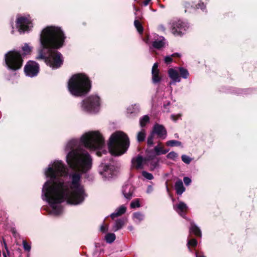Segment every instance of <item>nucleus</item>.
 Masks as SVG:
<instances>
[{
    "label": "nucleus",
    "mask_w": 257,
    "mask_h": 257,
    "mask_svg": "<svg viewBox=\"0 0 257 257\" xmlns=\"http://www.w3.org/2000/svg\"><path fill=\"white\" fill-rule=\"evenodd\" d=\"M125 222L124 219L121 218L116 220L113 226V230L116 231L120 229L123 226Z\"/></svg>",
    "instance_id": "4be33fe9"
},
{
    "label": "nucleus",
    "mask_w": 257,
    "mask_h": 257,
    "mask_svg": "<svg viewBox=\"0 0 257 257\" xmlns=\"http://www.w3.org/2000/svg\"><path fill=\"white\" fill-rule=\"evenodd\" d=\"M2 243L4 244V247L5 248V249L7 251V253L9 254V251L8 248V246H7V244L6 242V241H5L4 238H3V242Z\"/></svg>",
    "instance_id": "49530a36"
},
{
    "label": "nucleus",
    "mask_w": 257,
    "mask_h": 257,
    "mask_svg": "<svg viewBox=\"0 0 257 257\" xmlns=\"http://www.w3.org/2000/svg\"><path fill=\"white\" fill-rule=\"evenodd\" d=\"M134 25L139 33H142L143 32V28L140 22L138 20H135L134 21Z\"/></svg>",
    "instance_id": "c756f323"
},
{
    "label": "nucleus",
    "mask_w": 257,
    "mask_h": 257,
    "mask_svg": "<svg viewBox=\"0 0 257 257\" xmlns=\"http://www.w3.org/2000/svg\"><path fill=\"white\" fill-rule=\"evenodd\" d=\"M96 154H97V156H100V152L98 151Z\"/></svg>",
    "instance_id": "4d7b16f0"
},
{
    "label": "nucleus",
    "mask_w": 257,
    "mask_h": 257,
    "mask_svg": "<svg viewBox=\"0 0 257 257\" xmlns=\"http://www.w3.org/2000/svg\"><path fill=\"white\" fill-rule=\"evenodd\" d=\"M24 70L27 76L34 77L39 73V64L35 61H30L25 66Z\"/></svg>",
    "instance_id": "9d476101"
},
{
    "label": "nucleus",
    "mask_w": 257,
    "mask_h": 257,
    "mask_svg": "<svg viewBox=\"0 0 257 257\" xmlns=\"http://www.w3.org/2000/svg\"><path fill=\"white\" fill-rule=\"evenodd\" d=\"M45 175L49 178L44 184L42 198L52 208L51 213L58 215L62 212L61 203L66 201L68 204L78 205L81 203L86 195L83 187L80 184L81 174L73 172L68 177L66 165L60 160L51 162L45 169Z\"/></svg>",
    "instance_id": "f257e3e1"
},
{
    "label": "nucleus",
    "mask_w": 257,
    "mask_h": 257,
    "mask_svg": "<svg viewBox=\"0 0 257 257\" xmlns=\"http://www.w3.org/2000/svg\"><path fill=\"white\" fill-rule=\"evenodd\" d=\"M197 244V240L194 238L189 240L187 242V245L189 248L190 246H196Z\"/></svg>",
    "instance_id": "4c0bfd02"
},
{
    "label": "nucleus",
    "mask_w": 257,
    "mask_h": 257,
    "mask_svg": "<svg viewBox=\"0 0 257 257\" xmlns=\"http://www.w3.org/2000/svg\"><path fill=\"white\" fill-rule=\"evenodd\" d=\"M146 137L145 130H142L141 132H139L137 135V140L138 142H141L144 141Z\"/></svg>",
    "instance_id": "7c9ffc66"
},
{
    "label": "nucleus",
    "mask_w": 257,
    "mask_h": 257,
    "mask_svg": "<svg viewBox=\"0 0 257 257\" xmlns=\"http://www.w3.org/2000/svg\"><path fill=\"white\" fill-rule=\"evenodd\" d=\"M65 37L60 28L48 26L44 29L40 35L41 46L37 60H43L50 67L57 69L63 62L61 54L57 49L63 45Z\"/></svg>",
    "instance_id": "7ed1b4c3"
},
{
    "label": "nucleus",
    "mask_w": 257,
    "mask_h": 257,
    "mask_svg": "<svg viewBox=\"0 0 257 257\" xmlns=\"http://www.w3.org/2000/svg\"><path fill=\"white\" fill-rule=\"evenodd\" d=\"M179 71L181 77H182L184 78H187L189 75V73L186 69L181 67L179 68Z\"/></svg>",
    "instance_id": "f704fd0d"
},
{
    "label": "nucleus",
    "mask_w": 257,
    "mask_h": 257,
    "mask_svg": "<svg viewBox=\"0 0 257 257\" xmlns=\"http://www.w3.org/2000/svg\"><path fill=\"white\" fill-rule=\"evenodd\" d=\"M23 245L24 248L25 250H27L28 251H29L31 250V246L30 244L27 243V242L26 240L23 241Z\"/></svg>",
    "instance_id": "58836bf2"
},
{
    "label": "nucleus",
    "mask_w": 257,
    "mask_h": 257,
    "mask_svg": "<svg viewBox=\"0 0 257 257\" xmlns=\"http://www.w3.org/2000/svg\"><path fill=\"white\" fill-rule=\"evenodd\" d=\"M150 117L148 115H145L140 119V124L141 127L145 126L149 122Z\"/></svg>",
    "instance_id": "a878e982"
},
{
    "label": "nucleus",
    "mask_w": 257,
    "mask_h": 257,
    "mask_svg": "<svg viewBox=\"0 0 257 257\" xmlns=\"http://www.w3.org/2000/svg\"><path fill=\"white\" fill-rule=\"evenodd\" d=\"M6 64L8 68L16 70L22 65L23 60L20 53L16 51H12L5 55Z\"/></svg>",
    "instance_id": "423d86ee"
},
{
    "label": "nucleus",
    "mask_w": 257,
    "mask_h": 257,
    "mask_svg": "<svg viewBox=\"0 0 257 257\" xmlns=\"http://www.w3.org/2000/svg\"><path fill=\"white\" fill-rule=\"evenodd\" d=\"M175 189L178 195H181L185 191V188L181 180H177L175 184Z\"/></svg>",
    "instance_id": "aec40b11"
},
{
    "label": "nucleus",
    "mask_w": 257,
    "mask_h": 257,
    "mask_svg": "<svg viewBox=\"0 0 257 257\" xmlns=\"http://www.w3.org/2000/svg\"><path fill=\"white\" fill-rule=\"evenodd\" d=\"M180 54L178 53L173 54L171 56H167L164 58V61L166 63L169 64L172 62V57H180Z\"/></svg>",
    "instance_id": "cd10ccee"
},
{
    "label": "nucleus",
    "mask_w": 257,
    "mask_h": 257,
    "mask_svg": "<svg viewBox=\"0 0 257 257\" xmlns=\"http://www.w3.org/2000/svg\"><path fill=\"white\" fill-rule=\"evenodd\" d=\"M153 36V41L152 42L153 47L157 49H161L165 47L166 43V40L163 36H160L154 34Z\"/></svg>",
    "instance_id": "ddd939ff"
},
{
    "label": "nucleus",
    "mask_w": 257,
    "mask_h": 257,
    "mask_svg": "<svg viewBox=\"0 0 257 257\" xmlns=\"http://www.w3.org/2000/svg\"><path fill=\"white\" fill-rule=\"evenodd\" d=\"M127 111L128 113L131 114L136 115L140 111V106L139 104H135L130 106L127 109Z\"/></svg>",
    "instance_id": "412c9836"
},
{
    "label": "nucleus",
    "mask_w": 257,
    "mask_h": 257,
    "mask_svg": "<svg viewBox=\"0 0 257 257\" xmlns=\"http://www.w3.org/2000/svg\"><path fill=\"white\" fill-rule=\"evenodd\" d=\"M23 51L25 54H28L30 53L32 50V48L30 47L27 44H25L22 48Z\"/></svg>",
    "instance_id": "c9c22d12"
},
{
    "label": "nucleus",
    "mask_w": 257,
    "mask_h": 257,
    "mask_svg": "<svg viewBox=\"0 0 257 257\" xmlns=\"http://www.w3.org/2000/svg\"><path fill=\"white\" fill-rule=\"evenodd\" d=\"M154 134L151 133L148 137L147 139V144L148 145L151 146L153 144Z\"/></svg>",
    "instance_id": "a19ab883"
},
{
    "label": "nucleus",
    "mask_w": 257,
    "mask_h": 257,
    "mask_svg": "<svg viewBox=\"0 0 257 257\" xmlns=\"http://www.w3.org/2000/svg\"><path fill=\"white\" fill-rule=\"evenodd\" d=\"M131 207L132 208H135L136 207H139L140 206V204L138 200H136L135 201H133L131 203Z\"/></svg>",
    "instance_id": "ea45409f"
},
{
    "label": "nucleus",
    "mask_w": 257,
    "mask_h": 257,
    "mask_svg": "<svg viewBox=\"0 0 257 257\" xmlns=\"http://www.w3.org/2000/svg\"><path fill=\"white\" fill-rule=\"evenodd\" d=\"M149 159L146 158H143L140 155H138L132 160V164L133 168L141 170L144 168V166L148 164Z\"/></svg>",
    "instance_id": "f8f14e48"
},
{
    "label": "nucleus",
    "mask_w": 257,
    "mask_h": 257,
    "mask_svg": "<svg viewBox=\"0 0 257 257\" xmlns=\"http://www.w3.org/2000/svg\"><path fill=\"white\" fill-rule=\"evenodd\" d=\"M3 256L4 257H7L6 252H3Z\"/></svg>",
    "instance_id": "6e6d98bb"
},
{
    "label": "nucleus",
    "mask_w": 257,
    "mask_h": 257,
    "mask_svg": "<svg viewBox=\"0 0 257 257\" xmlns=\"http://www.w3.org/2000/svg\"><path fill=\"white\" fill-rule=\"evenodd\" d=\"M148 159H149V161H148V162L149 161H150V170L151 171H153L155 169H156L158 167L159 159L158 158L152 159L151 160L149 158H148Z\"/></svg>",
    "instance_id": "393cba45"
},
{
    "label": "nucleus",
    "mask_w": 257,
    "mask_h": 257,
    "mask_svg": "<svg viewBox=\"0 0 257 257\" xmlns=\"http://www.w3.org/2000/svg\"><path fill=\"white\" fill-rule=\"evenodd\" d=\"M159 72H152V81L154 83H157L161 81V77L159 75Z\"/></svg>",
    "instance_id": "c85d7f7f"
},
{
    "label": "nucleus",
    "mask_w": 257,
    "mask_h": 257,
    "mask_svg": "<svg viewBox=\"0 0 257 257\" xmlns=\"http://www.w3.org/2000/svg\"><path fill=\"white\" fill-rule=\"evenodd\" d=\"M166 145L168 146H180L181 145V143L176 140H170L166 142Z\"/></svg>",
    "instance_id": "2f4dec72"
},
{
    "label": "nucleus",
    "mask_w": 257,
    "mask_h": 257,
    "mask_svg": "<svg viewBox=\"0 0 257 257\" xmlns=\"http://www.w3.org/2000/svg\"><path fill=\"white\" fill-rule=\"evenodd\" d=\"M158 64L157 63H155L153 66L152 69V72H159V70L158 69Z\"/></svg>",
    "instance_id": "37998d69"
},
{
    "label": "nucleus",
    "mask_w": 257,
    "mask_h": 257,
    "mask_svg": "<svg viewBox=\"0 0 257 257\" xmlns=\"http://www.w3.org/2000/svg\"><path fill=\"white\" fill-rule=\"evenodd\" d=\"M168 74L169 77L172 80V81L170 83V85L173 84L175 82H179L180 81V79L179 78V75L177 71L173 69H170L168 70Z\"/></svg>",
    "instance_id": "f3484780"
},
{
    "label": "nucleus",
    "mask_w": 257,
    "mask_h": 257,
    "mask_svg": "<svg viewBox=\"0 0 257 257\" xmlns=\"http://www.w3.org/2000/svg\"><path fill=\"white\" fill-rule=\"evenodd\" d=\"M135 190V188L131 184H126L122 187V192L124 197L127 200H130Z\"/></svg>",
    "instance_id": "dca6fc26"
},
{
    "label": "nucleus",
    "mask_w": 257,
    "mask_h": 257,
    "mask_svg": "<svg viewBox=\"0 0 257 257\" xmlns=\"http://www.w3.org/2000/svg\"><path fill=\"white\" fill-rule=\"evenodd\" d=\"M181 159L182 161L187 164H189L191 161V158L185 155H183L181 156Z\"/></svg>",
    "instance_id": "e433bc0d"
},
{
    "label": "nucleus",
    "mask_w": 257,
    "mask_h": 257,
    "mask_svg": "<svg viewBox=\"0 0 257 257\" xmlns=\"http://www.w3.org/2000/svg\"><path fill=\"white\" fill-rule=\"evenodd\" d=\"M178 156V154L172 151L168 153L166 157L169 159L175 161L176 159L177 158Z\"/></svg>",
    "instance_id": "72a5a7b5"
},
{
    "label": "nucleus",
    "mask_w": 257,
    "mask_h": 257,
    "mask_svg": "<svg viewBox=\"0 0 257 257\" xmlns=\"http://www.w3.org/2000/svg\"><path fill=\"white\" fill-rule=\"evenodd\" d=\"M152 133L157 135L159 138L162 139H165L167 135L165 127L162 125L157 123L154 125Z\"/></svg>",
    "instance_id": "2eb2a0df"
},
{
    "label": "nucleus",
    "mask_w": 257,
    "mask_h": 257,
    "mask_svg": "<svg viewBox=\"0 0 257 257\" xmlns=\"http://www.w3.org/2000/svg\"><path fill=\"white\" fill-rule=\"evenodd\" d=\"M183 181H184L185 184L187 186L189 185L191 182V179L189 177H184Z\"/></svg>",
    "instance_id": "79ce46f5"
},
{
    "label": "nucleus",
    "mask_w": 257,
    "mask_h": 257,
    "mask_svg": "<svg viewBox=\"0 0 257 257\" xmlns=\"http://www.w3.org/2000/svg\"><path fill=\"white\" fill-rule=\"evenodd\" d=\"M142 176L147 180H151L154 179L153 175L147 171H143L142 172Z\"/></svg>",
    "instance_id": "473e14b6"
},
{
    "label": "nucleus",
    "mask_w": 257,
    "mask_h": 257,
    "mask_svg": "<svg viewBox=\"0 0 257 257\" xmlns=\"http://www.w3.org/2000/svg\"><path fill=\"white\" fill-rule=\"evenodd\" d=\"M180 116L181 115L180 114H178L177 115H172L171 118L173 120L176 121L179 117H180Z\"/></svg>",
    "instance_id": "09e8293b"
},
{
    "label": "nucleus",
    "mask_w": 257,
    "mask_h": 257,
    "mask_svg": "<svg viewBox=\"0 0 257 257\" xmlns=\"http://www.w3.org/2000/svg\"><path fill=\"white\" fill-rule=\"evenodd\" d=\"M174 209L182 217L186 218V212L188 209L187 205L183 202L180 201L173 206Z\"/></svg>",
    "instance_id": "4468645a"
},
{
    "label": "nucleus",
    "mask_w": 257,
    "mask_h": 257,
    "mask_svg": "<svg viewBox=\"0 0 257 257\" xmlns=\"http://www.w3.org/2000/svg\"><path fill=\"white\" fill-rule=\"evenodd\" d=\"M129 146L128 138L125 134L120 131L112 134L108 143L109 153L114 156H120L123 154Z\"/></svg>",
    "instance_id": "39448f33"
},
{
    "label": "nucleus",
    "mask_w": 257,
    "mask_h": 257,
    "mask_svg": "<svg viewBox=\"0 0 257 257\" xmlns=\"http://www.w3.org/2000/svg\"><path fill=\"white\" fill-rule=\"evenodd\" d=\"M133 220L136 223H140L144 218V215L141 212H137L133 214Z\"/></svg>",
    "instance_id": "b1692460"
},
{
    "label": "nucleus",
    "mask_w": 257,
    "mask_h": 257,
    "mask_svg": "<svg viewBox=\"0 0 257 257\" xmlns=\"http://www.w3.org/2000/svg\"><path fill=\"white\" fill-rule=\"evenodd\" d=\"M100 106V98L98 96L92 95L82 102V109L87 112L94 113L98 111Z\"/></svg>",
    "instance_id": "0eeeda50"
},
{
    "label": "nucleus",
    "mask_w": 257,
    "mask_h": 257,
    "mask_svg": "<svg viewBox=\"0 0 257 257\" xmlns=\"http://www.w3.org/2000/svg\"><path fill=\"white\" fill-rule=\"evenodd\" d=\"M159 29L162 31H164L165 30L164 26L162 25L159 26Z\"/></svg>",
    "instance_id": "3c124183"
},
{
    "label": "nucleus",
    "mask_w": 257,
    "mask_h": 257,
    "mask_svg": "<svg viewBox=\"0 0 257 257\" xmlns=\"http://www.w3.org/2000/svg\"><path fill=\"white\" fill-rule=\"evenodd\" d=\"M196 257H205V256L204 255H201V256H199L196 253Z\"/></svg>",
    "instance_id": "5fc2aeb1"
},
{
    "label": "nucleus",
    "mask_w": 257,
    "mask_h": 257,
    "mask_svg": "<svg viewBox=\"0 0 257 257\" xmlns=\"http://www.w3.org/2000/svg\"><path fill=\"white\" fill-rule=\"evenodd\" d=\"M145 42L147 44H149V38L148 37L147 39L145 40Z\"/></svg>",
    "instance_id": "603ef678"
},
{
    "label": "nucleus",
    "mask_w": 257,
    "mask_h": 257,
    "mask_svg": "<svg viewBox=\"0 0 257 257\" xmlns=\"http://www.w3.org/2000/svg\"><path fill=\"white\" fill-rule=\"evenodd\" d=\"M68 87L71 94L81 96L86 94L90 90V81L85 74H76L73 75L69 79Z\"/></svg>",
    "instance_id": "20e7f679"
},
{
    "label": "nucleus",
    "mask_w": 257,
    "mask_h": 257,
    "mask_svg": "<svg viewBox=\"0 0 257 257\" xmlns=\"http://www.w3.org/2000/svg\"><path fill=\"white\" fill-rule=\"evenodd\" d=\"M153 187L152 185H149L147 187L146 192L148 194H150L153 192Z\"/></svg>",
    "instance_id": "c03bdc74"
},
{
    "label": "nucleus",
    "mask_w": 257,
    "mask_h": 257,
    "mask_svg": "<svg viewBox=\"0 0 257 257\" xmlns=\"http://www.w3.org/2000/svg\"><path fill=\"white\" fill-rule=\"evenodd\" d=\"M100 230L101 231L103 232H105L108 230V227L107 226H105L104 225H101L100 227Z\"/></svg>",
    "instance_id": "a18cd8bd"
},
{
    "label": "nucleus",
    "mask_w": 257,
    "mask_h": 257,
    "mask_svg": "<svg viewBox=\"0 0 257 257\" xmlns=\"http://www.w3.org/2000/svg\"><path fill=\"white\" fill-rule=\"evenodd\" d=\"M98 171L104 179L112 178L115 175V168L111 164L101 163L99 166Z\"/></svg>",
    "instance_id": "1a4fd4ad"
},
{
    "label": "nucleus",
    "mask_w": 257,
    "mask_h": 257,
    "mask_svg": "<svg viewBox=\"0 0 257 257\" xmlns=\"http://www.w3.org/2000/svg\"><path fill=\"white\" fill-rule=\"evenodd\" d=\"M126 210V207L124 205H121L118 208H117L114 212L112 213L110 216L112 219H114V218L118 217L119 216L121 215L124 214Z\"/></svg>",
    "instance_id": "6ab92c4d"
},
{
    "label": "nucleus",
    "mask_w": 257,
    "mask_h": 257,
    "mask_svg": "<svg viewBox=\"0 0 257 257\" xmlns=\"http://www.w3.org/2000/svg\"><path fill=\"white\" fill-rule=\"evenodd\" d=\"M188 27L187 23L178 20L173 24L172 33L174 35H181L184 33Z\"/></svg>",
    "instance_id": "9b49d317"
},
{
    "label": "nucleus",
    "mask_w": 257,
    "mask_h": 257,
    "mask_svg": "<svg viewBox=\"0 0 257 257\" xmlns=\"http://www.w3.org/2000/svg\"><path fill=\"white\" fill-rule=\"evenodd\" d=\"M154 151L156 155H160L161 154H166L168 152V150H164V148L161 146V143H160L158 145L155 147Z\"/></svg>",
    "instance_id": "5701e85b"
},
{
    "label": "nucleus",
    "mask_w": 257,
    "mask_h": 257,
    "mask_svg": "<svg viewBox=\"0 0 257 257\" xmlns=\"http://www.w3.org/2000/svg\"><path fill=\"white\" fill-rule=\"evenodd\" d=\"M151 1V0H145L144 2H143V5L145 6H147V5H148V4H149L150 2Z\"/></svg>",
    "instance_id": "8fccbe9b"
},
{
    "label": "nucleus",
    "mask_w": 257,
    "mask_h": 257,
    "mask_svg": "<svg viewBox=\"0 0 257 257\" xmlns=\"http://www.w3.org/2000/svg\"><path fill=\"white\" fill-rule=\"evenodd\" d=\"M190 233H192L197 236H201V232L200 228L193 222H190Z\"/></svg>",
    "instance_id": "a211bd4d"
},
{
    "label": "nucleus",
    "mask_w": 257,
    "mask_h": 257,
    "mask_svg": "<svg viewBox=\"0 0 257 257\" xmlns=\"http://www.w3.org/2000/svg\"><path fill=\"white\" fill-rule=\"evenodd\" d=\"M128 229L130 230H133V227L132 226H130L128 227Z\"/></svg>",
    "instance_id": "864d4df0"
},
{
    "label": "nucleus",
    "mask_w": 257,
    "mask_h": 257,
    "mask_svg": "<svg viewBox=\"0 0 257 257\" xmlns=\"http://www.w3.org/2000/svg\"><path fill=\"white\" fill-rule=\"evenodd\" d=\"M16 26L20 33H24L30 31L33 27V24L29 16H18L17 18Z\"/></svg>",
    "instance_id": "6e6552de"
},
{
    "label": "nucleus",
    "mask_w": 257,
    "mask_h": 257,
    "mask_svg": "<svg viewBox=\"0 0 257 257\" xmlns=\"http://www.w3.org/2000/svg\"><path fill=\"white\" fill-rule=\"evenodd\" d=\"M105 238L107 243H111L115 239V235L113 233H109L105 235Z\"/></svg>",
    "instance_id": "bb28decb"
},
{
    "label": "nucleus",
    "mask_w": 257,
    "mask_h": 257,
    "mask_svg": "<svg viewBox=\"0 0 257 257\" xmlns=\"http://www.w3.org/2000/svg\"><path fill=\"white\" fill-rule=\"evenodd\" d=\"M80 143L90 150H101L104 145V140L98 132L92 131L83 135L80 142L72 139L67 143L65 150L69 151L66 156L68 164L73 170L85 173L91 168L92 158L86 150L81 148Z\"/></svg>",
    "instance_id": "f03ea898"
},
{
    "label": "nucleus",
    "mask_w": 257,
    "mask_h": 257,
    "mask_svg": "<svg viewBox=\"0 0 257 257\" xmlns=\"http://www.w3.org/2000/svg\"><path fill=\"white\" fill-rule=\"evenodd\" d=\"M197 9H201V10H204L205 8V6L203 3H200L197 5Z\"/></svg>",
    "instance_id": "de8ad7c7"
}]
</instances>
